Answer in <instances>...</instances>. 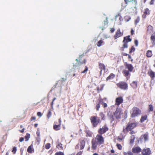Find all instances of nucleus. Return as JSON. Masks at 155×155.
<instances>
[{
	"mask_svg": "<svg viewBox=\"0 0 155 155\" xmlns=\"http://www.w3.org/2000/svg\"><path fill=\"white\" fill-rule=\"evenodd\" d=\"M116 146L118 150H122V147L120 144H119V143H117L116 144Z\"/></svg>",
	"mask_w": 155,
	"mask_h": 155,
	"instance_id": "58836bf2",
	"label": "nucleus"
},
{
	"mask_svg": "<svg viewBox=\"0 0 155 155\" xmlns=\"http://www.w3.org/2000/svg\"><path fill=\"white\" fill-rule=\"evenodd\" d=\"M103 87H104V85L103 84L101 85L100 90L102 91L103 89Z\"/></svg>",
	"mask_w": 155,
	"mask_h": 155,
	"instance_id": "69168bd1",
	"label": "nucleus"
},
{
	"mask_svg": "<svg viewBox=\"0 0 155 155\" xmlns=\"http://www.w3.org/2000/svg\"><path fill=\"white\" fill-rule=\"evenodd\" d=\"M83 152V150L80 151L78 152L76 155H82Z\"/></svg>",
	"mask_w": 155,
	"mask_h": 155,
	"instance_id": "de8ad7c7",
	"label": "nucleus"
},
{
	"mask_svg": "<svg viewBox=\"0 0 155 155\" xmlns=\"http://www.w3.org/2000/svg\"><path fill=\"white\" fill-rule=\"evenodd\" d=\"M123 114L121 109L118 108H117L116 110L113 113L114 116L117 119L120 118Z\"/></svg>",
	"mask_w": 155,
	"mask_h": 155,
	"instance_id": "9d476101",
	"label": "nucleus"
},
{
	"mask_svg": "<svg viewBox=\"0 0 155 155\" xmlns=\"http://www.w3.org/2000/svg\"><path fill=\"white\" fill-rule=\"evenodd\" d=\"M90 120L93 127H96L98 124L101 122V120L97 116L91 117Z\"/></svg>",
	"mask_w": 155,
	"mask_h": 155,
	"instance_id": "39448f33",
	"label": "nucleus"
},
{
	"mask_svg": "<svg viewBox=\"0 0 155 155\" xmlns=\"http://www.w3.org/2000/svg\"><path fill=\"white\" fill-rule=\"evenodd\" d=\"M56 99V97H54L53 99V100H52V102H51V107L52 108H53V102Z\"/></svg>",
	"mask_w": 155,
	"mask_h": 155,
	"instance_id": "8fccbe9b",
	"label": "nucleus"
},
{
	"mask_svg": "<svg viewBox=\"0 0 155 155\" xmlns=\"http://www.w3.org/2000/svg\"><path fill=\"white\" fill-rule=\"evenodd\" d=\"M124 65L125 69L123 71L122 73L124 76L127 77L130 75V72L133 71L134 68L131 64H128L127 62L125 63Z\"/></svg>",
	"mask_w": 155,
	"mask_h": 155,
	"instance_id": "f03ea898",
	"label": "nucleus"
},
{
	"mask_svg": "<svg viewBox=\"0 0 155 155\" xmlns=\"http://www.w3.org/2000/svg\"><path fill=\"white\" fill-rule=\"evenodd\" d=\"M148 74L150 77L152 79H153L155 77V72L152 70L148 71Z\"/></svg>",
	"mask_w": 155,
	"mask_h": 155,
	"instance_id": "aec40b11",
	"label": "nucleus"
},
{
	"mask_svg": "<svg viewBox=\"0 0 155 155\" xmlns=\"http://www.w3.org/2000/svg\"><path fill=\"white\" fill-rule=\"evenodd\" d=\"M38 125V124H35L34 125V126L35 127H37Z\"/></svg>",
	"mask_w": 155,
	"mask_h": 155,
	"instance_id": "774afa93",
	"label": "nucleus"
},
{
	"mask_svg": "<svg viewBox=\"0 0 155 155\" xmlns=\"http://www.w3.org/2000/svg\"><path fill=\"white\" fill-rule=\"evenodd\" d=\"M115 31V29L114 28H111L110 29V32L111 33H113Z\"/></svg>",
	"mask_w": 155,
	"mask_h": 155,
	"instance_id": "864d4df0",
	"label": "nucleus"
},
{
	"mask_svg": "<svg viewBox=\"0 0 155 155\" xmlns=\"http://www.w3.org/2000/svg\"><path fill=\"white\" fill-rule=\"evenodd\" d=\"M147 32L150 34L153 32V27L152 26L150 25L148 26Z\"/></svg>",
	"mask_w": 155,
	"mask_h": 155,
	"instance_id": "bb28decb",
	"label": "nucleus"
},
{
	"mask_svg": "<svg viewBox=\"0 0 155 155\" xmlns=\"http://www.w3.org/2000/svg\"><path fill=\"white\" fill-rule=\"evenodd\" d=\"M140 20V19L139 17H138L137 18L135 21V24L136 25H137V24L139 22Z\"/></svg>",
	"mask_w": 155,
	"mask_h": 155,
	"instance_id": "49530a36",
	"label": "nucleus"
},
{
	"mask_svg": "<svg viewBox=\"0 0 155 155\" xmlns=\"http://www.w3.org/2000/svg\"><path fill=\"white\" fill-rule=\"evenodd\" d=\"M115 77V75L113 73H111L107 77L106 79V81H110L114 79Z\"/></svg>",
	"mask_w": 155,
	"mask_h": 155,
	"instance_id": "a211bd4d",
	"label": "nucleus"
},
{
	"mask_svg": "<svg viewBox=\"0 0 155 155\" xmlns=\"http://www.w3.org/2000/svg\"><path fill=\"white\" fill-rule=\"evenodd\" d=\"M107 115L109 117L110 119V120L111 122H112L114 120V116L113 114H112L111 112L109 111V112H108L107 113Z\"/></svg>",
	"mask_w": 155,
	"mask_h": 155,
	"instance_id": "412c9836",
	"label": "nucleus"
},
{
	"mask_svg": "<svg viewBox=\"0 0 155 155\" xmlns=\"http://www.w3.org/2000/svg\"><path fill=\"white\" fill-rule=\"evenodd\" d=\"M101 104H102L104 108H105L107 107V104L106 103H103L102 102L101 103Z\"/></svg>",
	"mask_w": 155,
	"mask_h": 155,
	"instance_id": "3c124183",
	"label": "nucleus"
},
{
	"mask_svg": "<svg viewBox=\"0 0 155 155\" xmlns=\"http://www.w3.org/2000/svg\"><path fill=\"white\" fill-rule=\"evenodd\" d=\"M85 145V142L84 140H80V150H83L84 147Z\"/></svg>",
	"mask_w": 155,
	"mask_h": 155,
	"instance_id": "dca6fc26",
	"label": "nucleus"
},
{
	"mask_svg": "<svg viewBox=\"0 0 155 155\" xmlns=\"http://www.w3.org/2000/svg\"><path fill=\"white\" fill-rule=\"evenodd\" d=\"M126 5L131 8L135 6L137 4V0H124Z\"/></svg>",
	"mask_w": 155,
	"mask_h": 155,
	"instance_id": "6e6552de",
	"label": "nucleus"
},
{
	"mask_svg": "<svg viewBox=\"0 0 155 155\" xmlns=\"http://www.w3.org/2000/svg\"><path fill=\"white\" fill-rule=\"evenodd\" d=\"M131 139L130 140V143H133L134 141V140L135 139V137L134 135H132L131 137Z\"/></svg>",
	"mask_w": 155,
	"mask_h": 155,
	"instance_id": "72a5a7b5",
	"label": "nucleus"
},
{
	"mask_svg": "<svg viewBox=\"0 0 155 155\" xmlns=\"http://www.w3.org/2000/svg\"><path fill=\"white\" fill-rule=\"evenodd\" d=\"M110 152L112 153H115V151L113 149L111 150Z\"/></svg>",
	"mask_w": 155,
	"mask_h": 155,
	"instance_id": "338daca9",
	"label": "nucleus"
},
{
	"mask_svg": "<svg viewBox=\"0 0 155 155\" xmlns=\"http://www.w3.org/2000/svg\"><path fill=\"white\" fill-rule=\"evenodd\" d=\"M62 144L60 143H58L56 146L57 148H58L60 150H63V147H62Z\"/></svg>",
	"mask_w": 155,
	"mask_h": 155,
	"instance_id": "c756f323",
	"label": "nucleus"
},
{
	"mask_svg": "<svg viewBox=\"0 0 155 155\" xmlns=\"http://www.w3.org/2000/svg\"><path fill=\"white\" fill-rule=\"evenodd\" d=\"M127 56H128V58L129 59H131V61L132 62L133 61V59L132 58L131 56L129 54H128Z\"/></svg>",
	"mask_w": 155,
	"mask_h": 155,
	"instance_id": "6e6d98bb",
	"label": "nucleus"
},
{
	"mask_svg": "<svg viewBox=\"0 0 155 155\" xmlns=\"http://www.w3.org/2000/svg\"><path fill=\"white\" fill-rule=\"evenodd\" d=\"M99 116L101 117V119L102 120H104L105 119V116L104 114L102 112H101L99 114Z\"/></svg>",
	"mask_w": 155,
	"mask_h": 155,
	"instance_id": "7c9ffc66",
	"label": "nucleus"
},
{
	"mask_svg": "<svg viewBox=\"0 0 155 155\" xmlns=\"http://www.w3.org/2000/svg\"><path fill=\"white\" fill-rule=\"evenodd\" d=\"M17 150V148L15 147H14L13 148V149L12 151V152L13 153L15 154Z\"/></svg>",
	"mask_w": 155,
	"mask_h": 155,
	"instance_id": "c03bdc74",
	"label": "nucleus"
},
{
	"mask_svg": "<svg viewBox=\"0 0 155 155\" xmlns=\"http://www.w3.org/2000/svg\"><path fill=\"white\" fill-rule=\"evenodd\" d=\"M58 123H59V124L61 125V118H59L58 120Z\"/></svg>",
	"mask_w": 155,
	"mask_h": 155,
	"instance_id": "bf43d9fd",
	"label": "nucleus"
},
{
	"mask_svg": "<svg viewBox=\"0 0 155 155\" xmlns=\"http://www.w3.org/2000/svg\"><path fill=\"white\" fill-rule=\"evenodd\" d=\"M149 111H152L153 110V105L151 104H150L149 105Z\"/></svg>",
	"mask_w": 155,
	"mask_h": 155,
	"instance_id": "ea45409f",
	"label": "nucleus"
},
{
	"mask_svg": "<svg viewBox=\"0 0 155 155\" xmlns=\"http://www.w3.org/2000/svg\"><path fill=\"white\" fill-rule=\"evenodd\" d=\"M141 153L142 155H150L151 151L149 148H144L142 150Z\"/></svg>",
	"mask_w": 155,
	"mask_h": 155,
	"instance_id": "f8f14e48",
	"label": "nucleus"
},
{
	"mask_svg": "<svg viewBox=\"0 0 155 155\" xmlns=\"http://www.w3.org/2000/svg\"><path fill=\"white\" fill-rule=\"evenodd\" d=\"M128 54H127L126 53H124V52H123L122 54V55L124 56H127L128 55Z\"/></svg>",
	"mask_w": 155,
	"mask_h": 155,
	"instance_id": "680f3d73",
	"label": "nucleus"
},
{
	"mask_svg": "<svg viewBox=\"0 0 155 155\" xmlns=\"http://www.w3.org/2000/svg\"><path fill=\"white\" fill-rule=\"evenodd\" d=\"M123 99L122 97H117L115 99V105L118 106L123 103Z\"/></svg>",
	"mask_w": 155,
	"mask_h": 155,
	"instance_id": "4468645a",
	"label": "nucleus"
},
{
	"mask_svg": "<svg viewBox=\"0 0 155 155\" xmlns=\"http://www.w3.org/2000/svg\"><path fill=\"white\" fill-rule=\"evenodd\" d=\"M137 81H133L132 83L130 84V85L132 87L133 89H136L138 87Z\"/></svg>",
	"mask_w": 155,
	"mask_h": 155,
	"instance_id": "f3484780",
	"label": "nucleus"
},
{
	"mask_svg": "<svg viewBox=\"0 0 155 155\" xmlns=\"http://www.w3.org/2000/svg\"><path fill=\"white\" fill-rule=\"evenodd\" d=\"M130 36L128 35L124 38V40L123 41V43L124 44L122 47L120 48V50L122 51H123L124 50V48H127L128 47L127 43L128 42H130L132 41V39L130 38Z\"/></svg>",
	"mask_w": 155,
	"mask_h": 155,
	"instance_id": "423d86ee",
	"label": "nucleus"
},
{
	"mask_svg": "<svg viewBox=\"0 0 155 155\" xmlns=\"http://www.w3.org/2000/svg\"><path fill=\"white\" fill-rule=\"evenodd\" d=\"M24 130H25V128H22V130H19V131L21 133H23L24 132Z\"/></svg>",
	"mask_w": 155,
	"mask_h": 155,
	"instance_id": "13d9d810",
	"label": "nucleus"
},
{
	"mask_svg": "<svg viewBox=\"0 0 155 155\" xmlns=\"http://www.w3.org/2000/svg\"><path fill=\"white\" fill-rule=\"evenodd\" d=\"M101 100H99V102L97 104V105L96 106V109L97 111H98L99 110V108L100 107V103H101Z\"/></svg>",
	"mask_w": 155,
	"mask_h": 155,
	"instance_id": "f704fd0d",
	"label": "nucleus"
},
{
	"mask_svg": "<svg viewBox=\"0 0 155 155\" xmlns=\"http://www.w3.org/2000/svg\"><path fill=\"white\" fill-rule=\"evenodd\" d=\"M117 86L119 88L125 90L127 89L128 86L127 83L124 81H120L117 84Z\"/></svg>",
	"mask_w": 155,
	"mask_h": 155,
	"instance_id": "0eeeda50",
	"label": "nucleus"
},
{
	"mask_svg": "<svg viewBox=\"0 0 155 155\" xmlns=\"http://www.w3.org/2000/svg\"><path fill=\"white\" fill-rule=\"evenodd\" d=\"M150 14V11L148 8H146L145 9V11L143 12V14L142 15L143 18H145L146 17L147 15H149Z\"/></svg>",
	"mask_w": 155,
	"mask_h": 155,
	"instance_id": "5701e85b",
	"label": "nucleus"
},
{
	"mask_svg": "<svg viewBox=\"0 0 155 155\" xmlns=\"http://www.w3.org/2000/svg\"><path fill=\"white\" fill-rule=\"evenodd\" d=\"M84 54H83L80 55L78 58V59H76V61L77 62V65L78 66H80L83 64H85L86 62L85 59L83 58Z\"/></svg>",
	"mask_w": 155,
	"mask_h": 155,
	"instance_id": "9b49d317",
	"label": "nucleus"
},
{
	"mask_svg": "<svg viewBox=\"0 0 155 155\" xmlns=\"http://www.w3.org/2000/svg\"><path fill=\"white\" fill-rule=\"evenodd\" d=\"M104 44L105 43L103 40L101 39L97 43L96 45L98 47H99L104 45Z\"/></svg>",
	"mask_w": 155,
	"mask_h": 155,
	"instance_id": "393cba45",
	"label": "nucleus"
},
{
	"mask_svg": "<svg viewBox=\"0 0 155 155\" xmlns=\"http://www.w3.org/2000/svg\"><path fill=\"white\" fill-rule=\"evenodd\" d=\"M37 115L39 117H41L42 116V114L40 112H38L37 113Z\"/></svg>",
	"mask_w": 155,
	"mask_h": 155,
	"instance_id": "5fc2aeb1",
	"label": "nucleus"
},
{
	"mask_svg": "<svg viewBox=\"0 0 155 155\" xmlns=\"http://www.w3.org/2000/svg\"><path fill=\"white\" fill-rule=\"evenodd\" d=\"M104 138L101 134H98L96 137L92 139L91 141V148L93 150H96L98 145L103 144Z\"/></svg>",
	"mask_w": 155,
	"mask_h": 155,
	"instance_id": "f257e3e1",
	"label": "nucleus"
},
{
	"mask_svg": "<svg viewBox=\"0 0 155 155\" xmlns=\"http://www.w3.org/2000/svg\"><path fill=\"white\" fill-rule=\"evenodd\" d=\"M27 151L29 153H32L34 152V150L33 149V145L31 144L29 146L27 149Z\"/></svg>",
	"mask_w": 155,
	"mask_h": 155,
	"instance_id": "b1692460",
	"label": "nucleus"
},
{
	"mask_svg": "<svg viewBox=\"0 0 155 155\" xmlns=\"http://www.w3.org/2000/svg\"><path fill=\"white\" fill-rule=\"evenodd\" d=\"M141 151V148L139 147H134L132 148V152L134 153H138Z\"/></svg>",
	"mask_w": 155,
	"mask_h": 155,
	"instance_id": "2eb2a0df",
	"label": "nucleus"
},
{
	"mask_svg": "<svg viewBox=\"0 0 155 155\" xmlns=\"http://www.w3.org/2000/svg\"><path fill=\"white\" fill-rule=\"evenodd\" d=\"M146 56L148 58H150L153 55L152 51L151 50H149L147 51Z\"/></svg>",
	"mask_w": 155,
	"mask_h": 155,
	"instance_id": "a878e982",
	"label": "nucleus"
},
{
	"mask_svg": "<svg viewBox=\"0 0 155 155\" xmlns=\"http://www.w3.org/2000/svg\"><path fill=\"white\" fill-rule=\"evenodd\" d=\"M138 123L137 122L134 123L129 122L127 124L125 128L123 127V132L124 133H126L129 131H131L132 129L136 127Z\"/></svg>",
	"mask_w": 155,
	"mask_h": 155,
	"instance_id": "20e7f679",
	"label": "nucleus"
},
{
	"mask_svg": "<svg viewBox=\"0 0 155 155\" xmlns=\"http://www.w3.org/2000/svg\"><path fill=\"white\" fill-rule=\"evenodd\" d=\"M88 71V68L87 66L85 67V69L84 71L81 72V73H84Z\"/></svg>",
	"mask_w": 155,
	"mask_h": 155,
	"instance_id": "a18cd8bd",
	"label": "nucleus"
},
{
	"mask_svg": "<svg viewBox=\"0 0 155 155\" xmlns=\"http://www.w3.org/2000/svg\"><path fill=\"white\" fill-rule=\"evenodd\" d=\"M143 138H144V140L145 141H147L148 139V136L147 134H144L143 136Z\"/></svg>",
	"mask_w": 155,
	"mask_h": 155,
	"instance_id": "a19ab883",
	"label": "nucleus"
},
{
	"mask_svg": "<svg viewBox=\"0 0 155 155\" xmlns=\"http://www.w3.org/2000/svg\"><path fill=\"white\" fill-rule=\"evenodd\" d=\"M109 130V128L106 124H104L102 128H100L97 131L99 134L102 135Z\"/></svg>",
	"mask_w": 155,
	"mask_h": 155,
	"instance_id": "1a4fd4ad",
	"label": "nucleus"
},
{
	"mask_svg": "<svg viewBox=\"0 0 155 155\" xmlns=\"http://www.w3.org/2000/svg\"><path fill=\"white\" fill-rule=\"evenodd\" d=\"M130 117L132 118L137 117L141 114V110L139 108L136 107H134L130 111Z\"/></svg>",
	"mask_w": 155,
	"mask_h": 155,
	"instance_id": "7ed1b4c3",
	"label": "nucleus"
},
{
	"mask_svg": "<svg viewBox=\"0 0 155 155\" xmlns=\"http://www.w3.org/2000/svg\"><path fill=\"white\" fill-rule=\"evenodd\" d=\"M98 66H99V69L101 70L100 73L101 74L102 70H105V69H106L105 66L103 64H102L101 63H99Z\"/></svg>",
	"mask_w": 155,
	"mask_h": 155,
	"instance_id": "6ab92c4d",
	"label": "nucleus"
},
{
	"mask_svg": "<svg viewBox=\"0 0 155 155\" xmlns=\"http://www.w3.org/2000/svg\"><path fill=\"white\" fill-rule=\"evenodd\" d=\"M135 50V48L134 46H132L130 49L129 53L130 54L131 53L133 52H134Z\"/></svg>",
	"mask_w": 155,
	"mask_h": 155,
	"instance_id": "c9c22d12",
	"label": "nucleus"
},
{
	"mask_svg": "<svg viewBox=\"0 0 155 155\" xmlns=\"http://www.w3.org/2000/svg\"><path fill=\"white\" fill-rule=\"evenodd\" d=\"M134 33V31L133 29L132 28L131 30V35H133Z\"/></svg>",
	"mask_w": 155,
	"mask_h": 155,
	"instance_id": "4d7b16f0",
	"label": "nucleus"
},
{
	"mask_svg": "<svg viewBox=\"0 0 155 155\" xmlns=\"http://www.w3.org/2000/svg\"><path fill=\"white\" fill-rule=\"evenodd\" d=\"M79 143H78L77 145H76L75 147V149H78L79 148Z\"/></svg>",
	"mask_w": 155,
	"mask_h": 155,
	"instance_id": "e2e57ef3",
	"label": "nucleus"
},
{
	"mask_svg": "<svg viewBox=\"0 0 155 155\" xmlns=\"http://www.w3.org/2000/svg\"><path fill=\"white\" fill-rule=\"evenodd\" d=\"M36 117H35V116H32V117L30 119V121H33V120H36Z\"/></svg>",
	"mask_w": 155,
	"mask_h": 155,
	"instance_id": "09e8293b",
	"label": "nucleus"
},
{
	"mask_svg": "<svg viewBox=\"0 0 155 155\" xmlns=\"http://www.w3.org/2000/svg\"><path fill=\"white\" fill-rule=\"evenodd\" d=\"M130 131V134H132L135 133V132L133 130H131V131Z\"/></svg>",
	"mask_w": 155,
	"mask_h": 155,
	"instance_id": "0e129e2a",
	"label": "nucleus"
},
{
	"mask_svg": "<svg viewBox=\"0 0 155 155\" xmlns=\"http://www.w3.org/2000/svg\"><path fill=\"white\" fill-rule=\"evenodd\" d=\"M51 111L50 110H49L48 114L47 115V117L49 119L51 116Z\"/></svg>",
	"mask_w": 155,
	"mask_h": 155,
	"instance_id": "e433bc0d",
	"label": "nucleus"
},
{
	"mask_svg": "<svg viewBox=\"0 0 155 155\" xmlns=\"http://www.w3.org/2000/svg\"><path fill=\"white\" fill-rule=\"evenodd\" d=\"M55 123H56L55 122L54 123V124L53 125V129H54L56 131L58 130L61 129V126L59 124L56 125V124H55ZM56 123H57V122H56Z\"/></svg>",
	"mask_w": 155,
	"mask_h": 155,
	"instance_id": "4be33fe9",
	"label": "nucleus"
},
{
	"mask_svg": "<svg viewBox=\"0 0 155 155\" xmlns=\"http://www.w3.org/2000/svg\"><path fill=\"white\" fill-rule=\"evenodd\" d=\"M147 115H145L142 116L140 120V121L141 123L143 122L145 120H147Z\"/></svg>",
	"mask_w": 155,
	"mask_h": 155,
	"instance_id": "cd10ccee",
	"label": "nucleus"
},
{
	"mask_svg": "<svg viewBox=\"0 0 155 155\" xmlns=\"http://www.w3.org/2000/svg\"><path fill=\"white\" fill-rule=\"evenodd\" d=\"M123 34V33L121 31L120 29H118L117 30L116 33L114 36V39H116L122 36Z\"/></svg>",
	"mask_w": 155,
	"mask_h": 155,
	"instance_id": "ddd939ff",
	"label": "nucleus"
},
{
	"mask_svg": "<svg viewBox=\"0 0 155 155\" xmlns=\"http://www.w3.org/2000/svg\"><path fill=\"white\" fill-rule=\"evenodd\" d=\"M30 134L27 133L25 137V141H28L29 140V138H30Z\"/></svg>",
	"mask_w": 155,
	"mask_h": 155,
	"instance_id": "473e14b6",
	"label": "nucleus"
},
{
	"mask_svg": "<svg viewBox=\"0 0 155 155\" xmlns=\"http://www.w3.org/2000/svg\"><path fill=\"white\" fill-rule=\"evenodd\" d=\"M123 154L124 155H133V153L130 151L127 152H124Z\"/></svg>",
	"mask_w": 155,
	"mask_h": 155,
	"instance_id": "2f4dec72",
	"label": "nucleus"
},
{
	"mask_svg": "<svg viewBox=\"0 0 155 155\" xmlns=\"http://www.w3.org/2000/svg\"><path fill=\"white\" fill-rule=\"evenodd\" d=\"M51 147V144L50 143H47L45 145V148L47 149H48Z\"/></svg>",
	"mask_w": 155,
	"mask_h": 155,
	"instance_id": "37998d69",
	"label": "nucleus"
},
{
	"mask_svg": "<svg viewBox=\"0 0 155 155\" xmlns=\"http://www.w3.org/2000/svg\"><path fill=\"white\" fill-rule=\"evenodd\" d=\"M54 155H64V153L62 152L59 151L56 152Z\"/></svg>",
	"mask_w": 155,
	"mask_h": 155,
	"instance_id": "4c0bfd02",
	"label": "nucleus"
},
{
	"mask_svg": "<svg viewBox=\"0 0 155 155\" xmlns=\"http://www.w3.org/2000/svg\"><path fill=\"white\" fill-rule=\"evenodd\" d=\"M24 140V138L21 137L20 138V139H19V141L20 142H22V141H23Z\"/></svg>",
	"mask_w": 155,
	"mask_h": 155,
	"instance_id": "052dcab7",
	"label": "nucleus"
},
{
	"mask_svg": "<svg viewBox=\"0 0 155 155\" xmlns=\"http://www.w3.org/2000/svg\"><path fill=\"white\" fill-rule=\"evenodd\" d=\"M134 44L135 45V46H137L138 45V41L137 40H136L134 41Z\"/></svg>",
	"mask_w": 155,
	"mask_h": 155,
	"instance_id": "603ef678",
	"label": "nucleus"
},
{
	"mask_svg": "<svg viewBox=\"0 0 155 155\" xmlns=\"http://www.w3.org/2000/svg\"><path fill=\"white\" fill-rule=\"evenodd\" d=\"M85 133L86 134V137H92V133L91 131L88 130H86Z\"/></svg>",
	"mask_w": 155,
	"mask_h": 155,
	"instance_id": "c85d7f7f",
	"label": "nucleus"
},
{
	"mask_svg": "<svg viewBox=\"0 0 155 155\" xmlns=\"http://www.w3.org/2000/svg\"><path fill=\"white\" fill-rule=\"evenodd\" d=\"M150 39L153 41H155V33L151 35Z\"/></svg>",
	"mask_w": 155,
	"mask_h": 155,
	"instance_id": "79ce46f5",
	"label": "nucleus"
}]
</instances>
